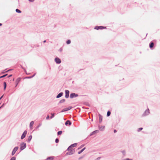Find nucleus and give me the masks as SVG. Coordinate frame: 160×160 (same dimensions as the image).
I'll return each mask as SVG.
<instances>
[{
    "label": "nucleus",
    "mask_w": 160,
    "mask_h": 160,
    "mask_svg": "<svg viewBox=\"0 0 160 160\" xmlns=\"http://www.w3.org/2000/svg\"><path fill=\"white\" fill-rule=\"evenodd\" d=\"M26 147V144L24 142H21L20 145V149L21 151H22Z\"/></svg>",
    "instance_id": "nucleus-1"
},
{
    "label": "nucleus",
    "mask_w": 160,
    "mask_h": 160,
    "mask_svg": "<svg viewBox=\"0 0 160 160\" xmlns=\"http://www.w3.org/2000/svg\"><path fill=\"white\" fill-rule=\"evenodd\" d=\"M66 153V155H71L74 154L75 153V150L74 149L71 150L70 151H68Z\"/></svg>",
    "instance_id": "nucleus-2"
},
{
    "label": "nucleus",
    "mask_w": 160,
    "mask_h": 160,
    "mask_svg": "<svg viewBox=\"0 0 160 160\" xmlns=\"http://www.w3.org/2000/svg\"><path fill=\"white\" fill-rule=\"evenodd\" d=\"M106 27H104L102 26H95V28H94L95 29H97V30H98V29H106Z\"/></svg>",
    "instance_id": "nucleus-3"
},
{
    "label": "nucleus",
    "mask_w": 160,
    "mask_h": 160,
    "mask_svg": "<svg viewBox=\"0 0 160 160\" xmlns=\"http://www.w3.org/2000/svg\"><path fill=\"white\" fill-rule=\"evenodd\" d=\"M78 95L74 93H72L70 94V98H74L78 97Z\"/></svg>",
    "instance_id": "nucleus-4"
},
{
    "label": "nucleus",
    "mask_w": 160,
    "mask_h": 160,
    "mask_svg": "<svg viewBox=\"0 0 160 160\" xmlns=\"http://www.w3.org/2000/svg\"><path fill=\"white\" fill-rule=\"evenodd\" d=\"M72 107L71 106L69 107L68 108H64L60 112H62L65 111H68L70 110L72 108Z\"/></svg>",
    "instance_id": "nucleus-5"
},
{
    "label": "nucleus",
    "mask_w": 160,
    "mask_h": 160,
    "mask_svg": "<svg viewBox=\"0 0 160 160\" xmlns=\"http://www.w3.org/2000/svg\"><path fill=\"white\" fill-rule=\"evenodd\" d=\"M18 146L14 148L12 153V156H13L15 154V152L18 150Z\"/></svg>",
    "instance_id": "nucleus-6"
},
{
    "label": "nucleus",
    "mask_w": 160,
    "mask_h": 160,
    "mask_svg": "<svg viewBox=\"0 0 160 160\" xmlns=\"http://www.w3.org/2000/svg\"><path fill=\"white\" fill-rule=\"evenodd\" d=\"M27 133V131L26 130L24 131L21 137V139H24L26 137V135Z\"/></svg>",
    "instance_id": "nucleus-7"
},
{
    "label": "nucleus",
    "mask_w": 160,
    "mask_h": 160,
    "mask_svg": "<svg viewBox=\"0 0 160 160\" xmlns=\"http://www.w3.org/2000/svg\"><path fill=\"white\" fill-rule=\"evenodd\" d=\"M150 113L149 109H148L147 110H146L144 112V113L142 114V116H145L147 115H148Z\"/></svg>",
    "instance_id": "nucleus-8"
},
{
    "label": "nucleus",
    "mask_w": 160,
    "mask_h": 160,
    "mask_svg": "<svg viewBox=\"0 0 160 160\" xmlns=\"http://www.w3.org/2000/svg\"><path fill=\"white\" fill-rule=\"evenodd\" d=\"M65 97L66 98H68L69 97V90H65Z\"/></svg>",
    "instance_id": "nucleus-9"
},
{
    "label": "nucleus",
    "mask_w": 160,
    "mask_h": 160,
    "mask_svg": "<svg viewBox=\"0 0 160 160\" xmlns=\"http://www.w3.org/2000/svg\"><path fill=\"white\" fill-rule=\"evenodd\" d=\"M55 61L57 64H60L61 63V60L58 58H56L55 59Z\"/></svg>",
    "instance_id": "nucleus-10"
},
{
    "label": "nucleus",
    "mask_w": 160,
    "mask_h": 160,
    "mask_svg": "<svg viewBox=\"0 0 160 160\" xmlns=\"http://www.w3.org/2000/svg\"><path fill=\"white\" fill-rule=\"evenodd\" d=\"M99 132V131L98 130H96L91 132L90 134L89 135V136H91L93 135H94L97 133H98Z\"/></svg>",
    "instance_id": "nucleus-11"
},
{
    "label": "nucleus",
    "mask_w": 160,
    "mask_h": 160,
    "mask_svg": "<svg viewBox=\"0 0 160 160\" xmlns=\"http://www.w3.org/2000/svg\"><path fill=\"white\" fill-rule=\"evenodd\" d=\"M21 79V78H18L17 79V80L15 82V84H16L15 87H16L18 85V84L19 82L20 81Z\"/></svg>",
    "instance_id": "nucleus-12"
},
{
    "label": "nucleus",
    "mask_w": 160,
    "mask_h": 160,
    "mask_svg": "<svg viewBox=\"0 0 160 160\" xmlns=\"http://www.w3.org/2000/svg\"><path fill=\"white\" fill-rule=\"evenodd\" d=\"M71 122L69 120H67L65 122V125L66 126H67L68 124L69 125H71Z\"/></svg>",
    "instance_id": "nucleus-13"
},
{
    "label": "nucleus",
    "mask_w": 160,
    "mask_h": 160,
    "mask_svg": "<svg viewBox=\"0 0 160 160\" xmlns=\"http://www.w3.org/2000/svg\"><path fill=\"white\" fill-rule=\"evenodd\" d=\"M63 95V93L62 92H61L59 93L57 96V98H59L61 97Z\"/></svg>",
    "instance_id": "nucleus-14"
},
{
    "label": "nucleus",
    "mask_w": 160,
    "mask_h": 160,
    "mask_svg": "<svg viewBox=\"0 0 160 160\" xmlns=\"http://www.w3.org/2000/svg\"><path fill=\"white\" fill-rule=\"evenodd\" d=\"M99 129L100 131H103L105 128V126H99Z\"/></svg>",
    "instance_id": "nucleus-15"
},
{
    "label": "nucleus",
    "mask_w": 160,
    "mask_h": 160,
    "mask_svg": "<svg viewBox=\"0 0 160 160\" xmlns=\"http://www.w3.org/2000/svg\"><path fill=\"white\" fill-rule=\"evenodd\" d=\"M154 43L152 42H151L149 45V47H150V48L152 49V48L154 46Z\"/></svg>",
    "instance_id": "nucleus-16"
},
{
    "label": "nucleus",
    "mask_w": 160,
    "mask_h": 160,
    "mask_svg": "<svg viewBox=\"0 0 160 160\" xmlns=\"http://www.w3.org/2000/svg\"><path fill=\"white\" fill-rule=\"evenodd\" d=\"M99 122L100 123H101L102 120V116L100 114H99Z\"/></svg>",
    "instance_id": "nucleus-17"
},
{
    "label": "nucleus",
    "mask_w": 160,
    "mask_h": 160,
    "mask_svg": "<svg viewBox=\"0 0 160 160\" xmlns=\"http://www.w3.org/2000/svg\"><path fill=\"white\" fill-rule=\"evenodd\" d=\"M34 122L33 121H31L30 123V129H32L33 127V125L34 124Z\"/></svg>",
    "instance_id": "nucleus-18"
},
{
    "label": "nucleus",
    "mask_w": 160,
    "mask_h": 160,
    "mask_svg": "<svg viewBox=\"0 0 160 160\" xmlns=\"http://www.w3.org/2000/svg\"><path fill=\"white\" fill-rule=\"evenodd\" d=\"M32 135H30L28 137V141H27L28 142H30V141L31 140L32 138Z\"/></svg>",
    "instance_id": "nucleus-19"
},
{
    "label": "nucleus",
    "mask_w": 160,
    "mask_h": 160,
    "mask_svg": "<svg viewBox=\"0 0 160 160\" xmlns=\"http://www.w3.org/2000/svg\"><path fill=\"white\" fill-rule=\"evenodd\" d=\"M65 99H62L61 100H60L59 102H58V104L59 105V104H60V103H62L64 102H65Z\"/></svg>",
    "instance_id": "nucleus-20"
},
{
    "label": "nucleus",
    "mask_w": 160,
    "mask_h": 160,
    "mask_svg": "<svg viewBox=\"0 0 160 160\" xmlns=\"http://www.w3.org/2000/svg\"><path fill=\"white\" fill-rule=\"evenodd\" d=\"M85 148H86L85 147L84 148L82 149L81 150L79 151L78 152V154H81L82 152H83L84 151V150L85 149Z\"/></svg>",
    "instance_id": "nucleus-21"
},
{
    "label": "nucleus",
    "mask_w": 160,
    "mask_h": 160,
    "mask_svg": "<svg viewBox=\"0 0 160 160\" xmlns=\"http://www.w3.org/2000/svg\"><path fill=\"white\" fill-rule=\"evenodd\" d=\"M77 143H74L73 144H72V145H70V147H71L72 148V147H75L77 146Z\"/></svg>",
    "instance_id": "nucleus-22"
},
{
    "label": "nucleus",
    "mask_w": 160,
    "mask_h": 160,
    "mask_svg": "<svg viewBox=\"0 0 160 160\" xmlns=\"http://www.w3.org/2000/svg\"><path fill=\"white\" fill-rule=\"evenodd\" d=\"M54 157H48L47 158V160H53V159Z\"/></svg>",
    "instance_id": "nucleus-23"
},
{
    "label": "nucleus",
    "mask_w": 160,
    "mask_h": 160,
    "mask_svg": "<svg viewBox=\"0 0 160 160\" xmlns=\"http://www.w3.org/2000/svg\"><path fill=\"white\" fill-rule=\"evenodd\" d=\"M3 85H4V90H5L6 87H7V83L6 82H3Z\"/></svg>",
    "instance_id": "nucleus-24"
},
{
    "label": "nucleus",
    "mask_w": 160,
    "mask_h": 160,
    "mask_svg": "<svg viewBox=\"0 0 160 160\" xmlns=\"http://www.w3.org/2000/svg\"><path fill=\"white\" fill-rule=\"evenodd\" d=\"M111 113L110 111H108L107 112V116L109 117V116H110L111 114Z\"/></svg>",
    "instance_id": "nucleus-25"
},
{
    "label": "nucleus",
    "mask_w": 160,
    "mask_h": 160,
    "mask_svg": "<svg viewBox=\"0 0 160 160\" xmlns=\"http://www.w3.org/2000/svg\"><path fill=\"white\" fill-rule=\"evenodd\" d=\"M16 12L18 13H20L21 12V11L18 9H16Z\"/></svg>",
    "instance_id": "nucleus-26"
},
{
    "label": "nucleus",
    "mask_w": 160,
    "mask_h": 160,
    "mask_svg": "<svg viewBox=\"0 0 160 160\" xmlns=\"http://www.w3.org/2000/svg\"><path fill=\"white\" fill-rule=\"evenodd\" d=\"M8 75V74H4L2 76H1L0 77V78H4L5 77H6V76H7Z\"/></svg>",
    "instance_id": "nucleus-27"
},
{
    "label": "nucleus",
    "mask_w": 160,
    "mask_h": 160,
    "mask_svg": "<svg viewBox=\"0 0 160 160\" xmlns=\"http://www.w3.org/2000/svg\"><path fill=\"white\" fill-rule=\"evenodd\" d=\"M62 133V131H58L57 133V134L58 135H61Z\"/></svg>",
    "instance_id": "nucleus-28"
},
{
    "label": "nucleus",
    "mask_w": 160,
    "mask_h": 160,
    "mask_svg": "<svg viewBox=\"0 0 160 160\" xmlns=\"http://www.w3.org/2000/svg\"><path fill=\"white\" fill-rule=\"evenodd\" d=\"M71 40H68L67 42L66 43L68 44H69L71 43Z\"/></svg>",
    "instance_id": "nucleus-29"
},
{
    "label": "nucleus",
    "mask_w": 160,
    "mask_h": 160,
    "mask_svg": "<svg viewBox=\"0 0 160 160\" xmlns=\"http://www.w3.org/2000/svg\"><path fill=\"white\" fill-rule=\"evenodd\" d=\"M51 116L50 117V118L51 119L52 118H53L54 117V113H51Z\"/></svg>",
    "instance_id": "nucleus-30"
},
{
    "label": "nucleus",
    "mask_w": 160,
    "mask_h": 160,
    "mask_svg": "<svg viewBox=\"0 0 160 160\" xmlns=\"http://www.w3.org/2000/svg\"><path fill=\"white\" fill-rule=\"evenodd\" d=\"M72 147H70V145L68 148L67 149V151H70L71 150H72Z\"/></svg>",
    "instance_id": "nucleus-31"
},
{
    "label": "nucleus",
    "mask_w": 160,
    "mask_h": 160,
    "mask_svg": "<svg viewBox=\"0 0 160 160\" xmlns=\"http://www.w3.org/2000/svg\"><path fill=\"white\" fill-rule=\"evenodd\" d=\"M55 142L56 143H58L59 142V140L58 139V138H56L55 139Z\"/></svg>",
    "instance_id": "nucleus-32"
},
{
    "label": "nucleus",
    "mask_w": 160,
    "mask_h": 160,
    "mask_svg": "<svg viewBox=\"0 0 160 160\" xmlns=\"http://www.w3.org/2000/svg\"><path fill=\"white\" fill-rule=\"evenodd\" d=\"M10 160H16V158L15 157H12L11 158Z\"/></svg>",
    "instance_id": "nucleus-33"
},
{
    "label": "nucleus",
    "mask_w": 160,
    "mask_h": 160,
    "mask_svg": "<svg viewBox=\"0 0 160 160\" xmlns=\"http://www.w3.org/2000/svg\"><path fill=\"white\" fill-rule=\"evenodd\" d=\"M84 146V144L82 145L79 148H78V149H80L82 148Z\"/></svg>",
    "instance_id": "nucleus-34"
},
{
    "label": "nucleus",
    "mask_w": 160,
    "mask_h": 160,
    "mask_svg": "<svg viewBox=\"0 0 160 160\" xmlns=\"http://www.w3.org/2000/svg\"><path fill=\"white\" fill-rule=\"evenodd\" d=\"M142 129H143V128H138V131L139 132L140 131L142 130Z\"/></svg>",
    "instance_id": "nucleus-35"
},
{
    "label": "nucleus",
    "mask_w": 160,
    "mask_h": 160,
    "mask_svg": "<svg viewBox=\"0 0 160 160\" xmlns=\"http://www.w3.org/2000/svg\"><path fill=\"white\" fill-rule=\"evenodd\" d=\"M11 69H9V70H8V71H6L2 72L1 73V74H3L5 72H8L9 71H11Z\"/></svg>",
    "instance_id": "nucleus-36"
},
{
    "label": "nucleus",
    "mask_w": 160,
    "mask_h": 160,
    "mask_svg": "<svg viewBox=\"0 0 160 160\" xmlns=\"http://www.w3.org/2000/svg\"><path fill=\"white\" fill-rule=\"evenodd\" d=\"M41 124L40 123L38 125V126H37V127H36V129H37V128H38L39 127L41 126Z\"/></svg>",
    "instance_id": "nucleus-37"
},
{
    "label": "nucleus",
    "mask_w": 160,
    "mask_h": 160,
    "mask_svg": "<svg viewBox=\"0 0 160 160\" xmlns=\"http://www.w3.org/2000/svg\"><path fill=\"white\" fill-rule=\"evenodd\" d=\"M32 78L31 76H29V77H27L25 78H28V79H30Z\"/></svg>",
    "instance_id": "nucleus-38"
},
{
    "label": "nucleus",
    "mask_w": 160,
    "mask_h": 160,
    "mask_svg": "<svg viewBox=\"0 0 160 160\" xmlns=\"http://www.w3.org/2000/svg\"><path fill=\"white\" fill-rule=\"evenodd\" d=\"M122 152L123 155H125V151L124 150L122 151Z\"/></svg>",
    "instance_id": "nucleus-39"
},
{
    "label": "nucleus",
    "mask_w": 160,
    "mask_h": 160,
    "mask_svg": "<svg viewBox=\"0 0 160 160\" xmlns=\"http://www.w3.org/2000/svg\"><path fill=\"white\" fill-rule=\"evenodd\" d=\"M59 51L60 52H62V48H60Z\"/></svg>",
    "instance_id": "nucleus-40"
},
{
    "label": "nucleus",
    "mask_w": 160,
    "mask_h": 160,
    "mask_svg": "<svg viewBox=\"0 0 160 160\" xmlns=\"http://www.w3.org/2000/svg\"><path fill=\"white\" fill-rule=\"evenodd\" d=\"M49 115H48L46 117V119H48L49 118Z\"/></svg>",
    "instance_id": "nucleus-41"
},
{
    "label": "nucleus",
    "mask_w": 160,
    "mask_h": 160,
    "mask_svg": "<svg viewBox=\"0 0 160 160\" xmlns=\"http://www.w3.org/2000/svg\"><path fill=\"white\" fill-rule=\"evenodd\" d=\"M28 1L31 2H33L35 1V0H28Z\"/></svg>",
    "instance_id": "nucleus-42"
},
{
    "label": "nucleus",
    "mask_w": 160,
    "mask_h": 160,
    "mask_svg": "<svg viewBox=\"0 0 160 160\" xmlns=\"http://www.w3.org/2000/svg\"><path fill=\"white\" fill-rule=\"evenodd\" d=\"M101 158V157H98L97 158V160H99Z\"/></svg>",
    "instance_id": "nucleus-43"
},
{
    "label": "nucleus",
    "mask_w": 160,
    "mask_h": 160,
    "mask_svg": "<svg viewBox=\"0 0 160 160\" xmlns=\"http://www.w3.org/2000/svg\"><path fill=\"white\" fill-rule=\"evenodd\" d=\"M12 76V74H10V75H9L8 77V78H9V77H11V76Z\"/></svg>",
    "instance_id": "nucleus-44"
},
{
    "label": "nucleus",
    "mask_w": 160,
    "mask_h": 160,
    "mask_svg": "<svg viewBox=\"0 0 160 160\" xmlns=\"http://www.w3.org/2000/svg\"><path fill=\"white\" fill-rule=\"evenodd\" d=\"M124 160H132V159H129V158H127Z\"/></svg>",
    "instance_id": "nucleus-45"
},
{
    "label": "nucleus",
    "mask_w": 160,
    "mask_h": 160,
    "mask_svg": "<svg viewBox=\"0 0 160 160\" xmlns=\"http://www.w3.org/2000/svg\"><path fill=\"white\" fill-rule=\"evenodd\" d=\"M35 74H36V73H34L32 76H31L32 78L33 77L35 76Z\"/></svg>",
    "instance_id": "nucleus-46"
},
{
    "label": "nucleus",
    "mask_w": 160,
    "mask_h": 160,
    "mask_svg": "<svg viewBox=\"0 0 160 160\" xmlns=\"http://www.w3.org/2000/svg\"><path fill=\"white\" fill-rule=\"evenodd\" d=\"M86 105L88 106H89V105L88 103V102H87V103L86 104Z\"/></svg>",
    "instance_id": "nucleus-47"
},
{
    "label": "nucleus",
    "mask_w": 160,
    "mask_h": 160,
    "mask_svg": "<svg viewBox=\"0 0 160 160\" xmlns=\"http://www.w3.org/2000/svg\"><path fill=\"white\" fill-rule=\"evenodd\" d=\"M117 132V131L116 130H115H115H114V133H116V132Z\"/></svg>",
    "instance_id": "nucleus-48"
},
{
    "label": "nucleus",
    "mask_w": 160,
    "mask_h": 160,
    "mask_svg": "<svg viewBox=\"0 0 160 160\" xmlns=\"http://www.w3.org/2000/svg\"><path fill=\"white\" fill-rule=\"evenodd\" d=\"M3 95H2V96L0 98V100H1V99L3 98Z\"/></svg>",
    "instance_id": "nucleus-49"
},
{
    "label": "nucleus",
    "mask_w": 160,
    "mask_h": 160,
    "mask_svg": "<svg viewBox=\"0 0 160 160\" xmlns=\"http://www.w3.org/2000/svg\"><path fill=\"white\" fill-rule=\"evenodd\" d=\"M3 105H2L0 107V108H2V107H3Z\"/></svg>",
    "instance_id": "nucleus-50"
},
{
    "label": "nucleus",
    "mask_w": 160,
    "mask_h": 160,
    "mask_svg": "<svg viewBox=\"0 0 160 160\" xmlns=\"http://www.w3.org/2000/svg\"><path fill=\"white\" fill-rule=\"evenodd\" d=\"M46 42V40H44V41H43V43H45V42Z\"/></svg>",
    "instance_id": "nucleus-51"
},
{
    "label": "nucleus",
    "mask_w": 160,
    "mask_h": 160,
    "mask_svg": "<svg viewBox=\"0 0 160 160\" xmlns=\"http://www.w3.org/2000/svg\"><path fill=\"white\" fill-rule=\"evenodd\" d=\"M20 66H21V67L22 69H23V67H22V65H20Z\"/></svg>",
    "instance_id": "nucleus-52"
},
{
    "label": "nucleus",
    "mask_w": 160,
    "mask_h": 160,
    "mask_svg": "<svg viewBox=\"0 0 160 160\" xmlns=\"http://www.w3.org/2000/svg\"><path fill=\"white\" fill-rule=\"evenodd\" d=\"M2 24L1 23H0V26H1Z\"/></svg>",
    "instance_id": "nucleus-53"
},
{
    "label": "nucleus",
    "mask_w": 160,
    "mask_h": 160,
    "mask_svg": "<svg viewBox=\"0 0 160 160\" xmlns=\"http://www.w3.org/2000/svg\"><path fill=\"white\" fill-rule=\"evenodd\" d=\"M14 78H13V81H14Z\"/></svg>",
    "instance_id": "nucleus-54"
}]
</instances>
